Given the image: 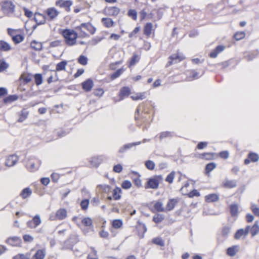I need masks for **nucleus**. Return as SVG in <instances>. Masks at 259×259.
Returning a JSON list of instances; mask_svg holds the SVG:
<instances>
[{"mask_svg": "<svg viewBox=\"0 0 259 259\" xmlns=\"http://www.w3.org/2000/svg\"><path fill=\"white\" fill-rule=\"evenodd\" d=\"M214 155V153H204L203 154H200L199 157L202 159L210 160L213 159V156Z\"/></svg>", "mask_w": 259, "mask_h": 259, "instance_id": "c03bdc74", "label": "nucleus"}, {"mask_svg": "<svg viewBox=\"0 0 259 259\" xmlns=\"http://www.w3.org/2000/svg\"><path fill=\"white\" fill-rule=\"evenodd\" d=\"M125 68L123 67H122L117 70H116L115 72H114L113 73L111 74L110 75V78L112 80H114L116 78L119 77L125 71Z\"/></svg>", "mask_w": 259, "mask_h": 259, "instance_id": "bb28decb", "label": "nucleus"}, {"mask_svg": "<svg viewBox=\"0 0 259 259\" xmlns=\"http://www.w3.org/2000/svg\"><path fill=\"white\" fill-rule=\"evenodd\" d=\"M12 39L15 44H18L23 40L24 37L22 35L18 34L13 36Z\"/></svg>", "mask_w": 259, "mask_h": 259, "instance_id": "09e8293b", "label": "nucleus"}, {"mask_svg": "<svg viewBox=\"0 0 259 259\" xmlns=\"http://www.w3.org/2000/svg\"><path fill=\"white\" fill-rule=\"evenodd\" d=\"M122 188L124 189H128L132 187V183L130 181L125 180L122 182Z\"/></svg>", "mask_w": 259, "mask_h": 259, "instance_id": "bf43d9fd", "label": "nucleus"}, {"mask_svg": "<svg viewBox=\"0 0 259 259\" xmlns=\"http://www.w3.org/2000/svg\"><path fill=\"white\" fill-rule=\"evenodd\" d=\"M28 114L29 113L25 109H23L21 112L20 117L18 119V122H22L24 121L27 118Z\"/></svg>", "mask_w": 259, "mask_h": 259, "instance_id": "72a5a7b5", "label": "nucleus"}, {"mask_svg": "<svg viewBox=\"0 0 259 259\" xmlns=\"http://www.w3.org/2000/svg\"><path fill=\"white\" fill-rule=\"evenodd\" d=\"M245 36V34L243 31L237 32L234 34V38L237 40H239L243 38Z\"/></svg>", "mask_w": 259, "mask_h": 259, "instance_id": "3c124183", "label": "nucleus"}, {"mask_svg": "<svg viewBox=\"0 0 259 259\" xmlns=\"http://www.w3.org/2000/svg\"><path fill=\"white\" fill-rule=\"evenodd\" d=\"M230 213L232 217H235L238 212V207L237 204H232L230 206Z\"/></svg>", "mask_w": 259, "mask_h": 259, "instance_id": "f704fd0d", "label": "nucleus"}, {"mask_svg": "<svg viewBox=\"0 0 259 259\" xmlns=\"http://www.w3.org/2000/svg\"><path fill=\"white\" fill-rule=\"evenodd\" d=\"M89 27H92V26L89 23H82L80 26L76 27V29L80 31V36L84 37L87 35V33L83 31L82 29H89Z\"/></svg>", "mask_w": 259, "mask_h": 259, "instance_id": "aec40b11", "label": "nucleus"}, {"mask_svg": "<svg viewBox=\"0 0 259 259\" xmlns=\"http://www.w3.org/2000/svg\"><path fill=\"white\" fill-rule=\"evenodd\" d=\"M9 67V64L4 60H0V72L6 70Z\"/></svg>", "mask_w": 259, "mask_h": 259, "instance_id": "37998d69", "label": "nucleus"}, {"mask_svg": "<svg viewBox=\"0 0 259 259\" xmlns=\"http://www.w3.org/2000/svg\"><path fill=\"white\" fill-rule=\"evenodd\" d=\"M46 255V251L45 249H38L33 256L35 259H44Z\"/></svg>", "mask_w": 259, "mask_h": 259, "instance_id": "c756f323", "label": "nucleus"}, {"mask_svg": "<svg viewBox=\"0 0 259 259\" xmlns=\"http://www.w3.org/2000/svg\"><path fill=\"white\" fill-rule=\"evenodd\" d=\"M82 223L85 226H90L92 224V221L90 218H85L82 220Z\"/></svg>", "mask_w": 259, "mask_h": 259, "instance_id": "680f3d73", "label": "nucleus"}, {"mask_svg": "<svg viewBox=\"0 0 259 259\" xmlns=\"http://www.w3.org/2000/svg\"><path fill=\"white\" fill-rule=\"evenodd\" d=\"M66 65L67 62L66 61H62L60 62L56 65V70L59 71L65 70Z\"/></svg>", "mask_w": 259, "mask_h": 259, "instance_id": "58836bf2", "label": "nucleus"}, {"mask_svg": "<svg viewBox=\"0 0 259 259\" xmlns=\"http://www.w3.org/2000/svg\"><path fill=\"white\" fill-rule=\"evenodd\" d=\"M32 190L29 188H25L21 192L20 196L23 199H26L29 197L32 194Z\"/></svg>", "mask_w": 259, "mask_h": 259, "instance_id": "393cba45", "label": "nucleus"}, {"mask_svg": "<svg viewBox=\"0 0 259 259\" xmlns=\"http://www.w3.org/2000/svg\"><path fill=\"white\" fill-rule=\"evenodd\" d=\"M250 208L255 215L259 217V208L255 204L252 203Z\"/></svg>", "mask_w": 259, "mask_h": 259, "instance_id": "864d4df0", "label": "nucleus"}, {"mask_svg": "<svg viewBox=\"0 0 259 259\" xmlns=\"http://www.w3.org/2000/svg\"><path fill=\"white\" fill-rule=\"evenodd\" d=\"M34 19L37 25L44 24L46 20V17L45 15L38 13H35L34 14Z\"/></svg>", "mask_w": 259, "mask_h": 259, "instance_id": "a211bd4d", "label": "nucleus"}, {"mask_svg": "<svg viewBox=\"0 0 259 259\" xmlns=\"http://www.w3.org/2000/svg\"><path fill=\"white\" fill-rule=\"evenodd\" d=\"M152 24L151 23H148L146 24L144 27V34L147 36L151 34L152 28Z\"/></svg>", "mask_w": 259, "mask_h": 259, "instance_id": "c9c22d12", "label": "nucleus"}, {"mask_svg": "<svg viewBox=\"0 0 259 259\" xmlns=\"http://www.w3.org/2000/svg\"><path fill=\"white\" fill-rule=\"evenodd\" d=\"M239 246L234 245L229 247L227 250V253L230 256H234L239 250Z\"/></svg>", "mask_w": 259, "mask_h": 259, "instance_id": "412c9836", "label": "nucleus"}, {"mask_svg": "<svg viewBox=\"0 0 259 259\" xmlns=\"http://www.w3.org/2000/svg\"><path fill=\"white\" fill-rule=\"evenodd\" d=\"M35 81L37 85H39L42 82V77L40 74H36L34 76Z\"/></svg>", "mask_w": 259, "mask_h": 259, "instance_id": "603ef678", "label": "nucleus"}, {"mask_svg": "<svg viewBox=\"0 0 259 259\" xmlns=\"http://www.w3.org/2000/svg\"><path fill=\"white\" fill-rule=\"evenodd\" d=\"M178 201L177 199L172 198L169 199L166 204L165 210L166 212L172 210L175 207L176 205L178 203Z\"/></svg>", "mask_w": 259, "mask_h": 259, "instance_id": "6ab92c4d", "label": "nucleus"}, {"mask_svg": "<svg viewBox=\"0 0 259 259\" xmlns=\"http://www.w3.org/2000/svg\"><path fill=\"white\" fill-rule=\"evenodd\" d=\"M175 178V172H171L166 178L165 181L171 184L173 182L174 179Z\"/></svg>", "mask_w": 259, "mask_h": 259, "instance_id": "13d9d810", "label": "nucleus"}, {"mask_svg": "<svg viewBox=\"0 0 259 259\" xmlns=\"http://www.w3.org/2000/svg\"><path fill=\"white\" fill-rule=\"evenodd\" d=\"M41 223L40 215L36 214L32 219V220L29 221L27 222V226L28 228L31 229L36 228Z\"/></svg>", "mask_w": 259, "mask_h": 259, "instance_id": "39448f33", "label": "nucleus"}, {"mask_svg": "<svg viewBox=\"0 0 259 259\" xmlns=\"http://www.w3.org/2000/svg\"><path fill=\"white\" fill-rule=\"evenodd\" d=\"M248 158L253 162H256L259 159L258 154L253 152H250L248 154Z\"/></svg>", "mask_w": 259, "mask_h": 259, "instance_id": "4c0bfd02", "label": "nucleus"}, {"mask_svg": "<svg viewBox=\"0 0 259 259\" xmlns=\"http://www.w3.org/2000/svg\"><path fill=\"white\" fill-rule=\"evenodd\" d=\"M162 180L161 176H155L153 178H150L147 181V187L146 188H149L153 189H156L158 187L160 181Z\"/></svg>", "mask_w": 259, "mask_h": 259, "instance_id": "20e7f679", "label": "nucleus"}, {"mask_svg": "<svg viewBox=\"0 0 259 259\" xmlns=\"http://www.w3.org/2000/svg\"><path fill=\"white\" fill-rule=\"evenodd\" d=\"M88 58L84 55H80L78 58V62L82 65H85L88 63Z\"/></svg>", "mask_w": 259, "mask_h": 259, "instance_id": "49530a36", "label": "nucleus"}, {"mask_svg": "<svg viewBox=\"0 0 259 259\" xmlns=\"http://www.w3.org/2000/svg\"><path fill=\"white\" fill-rule=\"evenodd\" d=\"M185 57L183 55L179 54H175L169 57V61L166 65V67L171 65L174 63H176L180 62L184 59Z\"/></svg>", "mask_w": 259, "mask_h": 259, "instance_id": "6e6552de", "label": "nucleus"}, {"mask_svg": "<svg viewBox=\"0 0 259 259\" xmlns=\"http://www.w3.org/2000/svg\"><path fill=\"white\" fill-rule=\"evenodd\" d=\"M7 242L12 246H19L21 245V239L18 237H10L7 240Z\"/></svg>", "mask_w": 259, "mask_h": 259, "instance_id": "4468645a", "label": "nucleus"}, {"mask_svg": "<svg viewBox=\"0 0 259 259\" xmlns=\"http://www.w3.org/2000/svg\"><path fill=\"white\" fill-rule=\"evenodd\" d=\"M89 201L88 199L83 200L80 203L81 207L82 209L85 210L88 208Z\"/></svg>", "mask_w": 259, "mask_h": 259, "instance_id": "e2e57ef3", "label": "nucleus"}, {"mask_svg": "<svg viewBox=\"0 0 259 259\" xmlns=\"http://www.w3.org/2000/svg\"><path fill=\"white\" fill-rule=\"evenodd\" d=\"M222 186L226 188H233L237 186V182L234 180H229L228 179H225L223 182Z\"/></svg>", "mask_w": 259, "mask_h": 259, "instance_id": "dca6fc26", "label": "nucleus"}, {"mask_svg": "<svg viewBox=\"0 0 259 259\" xmlns=\"http://www.w3.org/2000/svg\"><path fill=\"white\" fill-rule=\"evenodd\" d=\"M131 97L133 100H143L146 98L145 97V93H138L135 95L132 96Z\"/></svg>", "mask_w": 259, "mask_h": 259, "instance_id": "ea45409f", "label": "nucleus"}, {"mask_svg": "<svg viewBox=\"0 0 259 259\" xmlns=\"http://www.w3.org/2000/svg\"><path fill=\"white\" fill-rule=\"evenodd\" d=\"M154 208L158 212H166L165 208L163 206V203L161 201L156 202L154 205Z\"/></svg>", "mask_w": 259, "mask_h": 259, "instance_id": "2f4dec72", "label": "nucleus"}, {"mask_svg": "<svg viewBox=\"0 0 259 259\" xmlns=\"http://www.w3.org/2000/svg\"><path fill=\"white\" fill-rule=\"evenodd\" d=\"M18 98V96L16 95H10L4 99V102L5 103H11L16 101Z\"/></svg>", "mask_w": 259, "mask_h": 259, "instance_id": "e433bc0d", "label": "nucleus"}, {"mask_svg": "<svg viewBox=\"0 0 259 259\" xmlns=\"http://www.w3.org/2000/svg\"><path fill=\"white\" fill-rule=\"evenodd\" d=\"M250 226H247L245 229H240L238 230L235 235L234 238L237 240L240 239L241 237L245 238L249 232Z\"/></svg>", "mask_w": 259, "mask_h": 259, "instance_id": "0eeeda50", "label": "nucleus"}, {"mask_svg": "<svg viewBox=\"0 0 259 259\" xmlns=\"http://www.w3.org/2000/svg\"><path fill=\"white\" fill-rule=\"evenodd\" d=\"M130 94V89L128 87H123L121 89L119 93L120 100H122L124 97H127Z\"/></svg>", "mask_w": 259, "mask_h": 259, "instance_id": "5701e85b", "label": "nucleus"}, {"mask_svg": "<svg viewBox=\"0 0 259 259\" xmlns=\"http://www.w3.org/2000/svg\"><path fill=\"white\" fill-rule=\"evenodd\" d=\"M141 142H137L132 143H128L125 144L120 148V149L118 150V152L121 153H124L126 150L132 148L133 146L139 145L141 144Z\"/></svg>", "mask_w": 259, "mask_h": 259, "instance_id": "2eb2a0df", "label": "nucleus"}, {"mask_svg": "<svg viewBox=\"0 0 259 259\" xmlns=\"http://www.w3.org/2000/svg\"><path fill=\"white\" fill-rule=\"evenodd\" d=\"M2 8L5 13L9 14L14 12L15 6L12 2L7 1L3 3Z\"/></svg>", "mask_w": 259, "mask_h": 259, "instance_id": "423d86ee", "label": "nucleus"}, {"mask_svg": "<svg viewBox=\"0 0 259 259\" xmlns=\"http://www.w3.org/2000/svg\"><path fill=\"white\" fill-rule=\"evenodd\" d=\"M104 160L103 156H95L91 158L90 161L92 166L97 167Z\"/></svg>", "mask_w": 259, "mask_h": 259, "instance_id": "ddd939ff", "label": "nucleus"}, {"mask_svg": "<svg viewBox=\"0 0 259 259\" xmlns=\"http://www.w3.org/2000/svg\"><path fill=\"white\" fill-rule=\"evenodd\" d=\"M121 189L119 187H116L112 191L113 198L115 200H118L121 198Z\"/></svg>", "mask_w": 259, "mask_h": 259, "instance_id": "b1692460", "label": "nucleus"}, {"mask_svg": "<svg viewBox=\"0 0 259 259\" xmlns=\"http://www.w3.org/2000/svg\"><path fill=\"white\" fill-rule=\"evenodd\" d=\"M230 231V227L229 226H225L222 229V235L224 237H227Z\"/></svg>", "mask_w": 259, "mask_h": 259, "instance_id": "4d7b16f0", "label": "nucleus"}, {"mask_svg": "<svg viewBox=\"0 0 259 259\" xmlns=\"http://www.w3.org/2000/svg\"><path fill=\"white\" fill-rule=\"evenodd\" d=\"M31 47L36 51H40L42 48L41 42L33 40L31 42Z\"/></svg>", "mask_w": 259, "mask_h": 259, "instance_id": "473e14b6", "label": "nucleus"}, {"mask_svg": "<svg viewBox=\"0 0 259 259\" xmlns=\"http://www.w3.org/2000/svg\"><path fill=\"white\" fill-rule=\"evenodd\" d=\"M122 225V222L120 220H115L112 222V226L115 229L120 228Z\"/></svg>", "mask_w": 259, "mask_h": 259, "instance_id": "8fccbe9b", "label": "nucleus"}, {"mask_svg": "<svg viewBox=\"0 0 259 259\" xmlns=\"http://www.w3.org/2000/svg\"><path fill=\"white\" fill-rule=\"evenodd\" d=\"M145 166L148 169L153 170L155 167V163L151 160H147L145 162Z\"/></svg>", "mask_w": 259, "mask_h": 259, "instance_id": "5fc2aeb1", "label": "nucleus"}, {"mask_svg": "<svg viewBox=\"0 0 259 259\" xmlns=\"http://www.w3.org/2000/svg\"><path fill=\"white\" fill-rule=\"evenodd\" d=\"M104 14L108 16H116L120 12V9L116 7H106L104 10Z\"/></svg>", "mask_w": 259, "mask_h": 259, "instance_id": "1a4fd4ad", "label": "nucleus"}, {"mask_svg": "<svg viewBox=\"0 0 259 259\" xmlns=\"http://www.w3.org/2000/svg\"><path fill=\"white\" fill-rule=\"evenodd\" d=\"M217 166V165L214 162H211L207 164L205 167V170L207 173H208L211 171L213 169H214Z\"/></svg>", "mask_w": 259, "mask_h": 259, "instance_id": "a18cd8bd", "label": "nucleus"}, {"mask_svg": "<svg viewBox=\"0 0 259 259\" xmlns=\"http://www.w3.org/2000/svg\"><path fill=\"white\" fill-rule=\"evenodd\" d=\"M56 5L61 8H64L67 11H70V7L72 5L71 1L58 0L56 2Z\"/></svg>", "mask_w": 259, "mask_h": 259, "instance_id": "f8f14e48", "label": "nucleus"}, {"mask_svg": "<svg viewBox=\"0 0 259 259\" xmlns=\"http://www.w3.org/2000/svg\"><path fill=\"white\" fill-rule=\"evenodd\" d=\"M205 200L207 202H215V201H218L219 199V197L216 194H211L206 195L205 197Z\"/></svg>", "mask_w": 259, "mask_h": 259, "instance_id": "a878e982", "label": "nucleus"}, {"mask_svg": "<svg viewBox=\"0 0 259 259\" xmlns=\"http://www.w3.org/2000/svg\"><path fill=\"white\" fill-rule=\"evenodd\" d=\"M172 133L170 132H163L159 134V140L161 141L163 139L172 137Z\"/></svg>", "mask_w": 259, "mask_h": 259, "instance_id": "a19ab883", "label": "nucleus"}, {"mask_svg": "<svg viewBox=\"0 0 259 259\" xmlns=\"http://www.w3.org/2000/svg\"><path fill=\"white\" fill-rule=\"evenodd\" d=\"M20 259H30L31 256V253L27 252L26 254H18Z\"/></svg>", "mask_w": 259, "mask_h": 259, "instance_id": "69168bd1", "label": "nucleus"}, {"mask_svg": "<svg viewBox=\"0 0 259 259\" xmlns=\"http://www.w3.org/2000/svg\"><path fill=\"white\" fill-rule=\"evenodd\" d=\"M12 49L11 45L4 40H0V51L8 52Z\"/></svg>", "mask_w": 259, "mask_h": 259, "instance_id": "4be33fe9", "label": "nucleus"}, {"mask_svg": "<svg viewBox=\"0 0 259 259\" xmlns=\"http://www.w3.org/2000/svg\"><path fill=\"white\" fill-rule=\"evenodd\" d=\"M91 249L92 252L88 255V259H98L97 251L93 247H91Z\"/></svg>", "mask_w": 259, "mask_h": 259, "instance_id": "de8ad7c7", "label": "nucleus"}, {"mask_svg": "<svg viewBox=\"0 0 259 259\" xmlns=\"http://www.w3.org/2000/svg\"><path fill=\"white\" fill-rule=\"evenodd\" d=\"M138 60V56L137 55H134L130 61V66L135 65Z\"/></svg>", "mask_w": 259, "mask_h": 259, "instance_id": "0e129e2a", "label": "nucleus"}, {"mask_svg": "<svg viewBox=\"0 0 259 259\" xmlns=\"http://www.w3.org/2000/svg\"><path fill=\"white\" fill-rule=\"evenodd\" d=\"M18 159V157L16 154L10 155L6 159V165L9 167L13 166L16 164Z\"/></svg>", "mask_w": 259, "mask_h": 259, "instance_id": "9d476101", "label": "nucleus"}, {"mask_svg": "<svg viewBox=\"0 0 259 259\" xmlns=\"http://www.w3.org/2000/svg\"><path fill=\"white\" fill-rule=\"evenodd\" d=\"M102 22L104 25L107 28H110L114 25V22L111 18H103L102 19Z\"/></svg>", "mask_w": 259, "mask_h": 259, "instance_id": "cd10ccee", "label": "nucleus"}, {"mask_svg": "<svg viewBox=\"0 0 259 259\" xmlns=\"http://www.w3.org/2000/svg\"><path fill=\"white\" fill-rule=\"evenodd\" d=\"M67 212L65 209H60L56 212V218L59 220H63L66 217Z\"/></svg>", "mask_w": 259, "mask_h": 259, "instance_id": "c85d7f7f", "label": "nucleus"}, {"mask_svg": "<svg viewBox=\"0 0 259 259\" xmlns=\"http://www.w3.org/2000/svg\"><path fill=\"white\" fill-rule=\"evenodd\" d=\"M94 86V83L92 79H88L82 83V89L85 92H90Z\"/></svg>", "mask_w": 259, "mask_h": 259, "instance_id": "f3484780", "label": "nucleus"}, {"mask_svg": "<svg viewBox=\"0 0 259 259\" xmlns=\"http://www.w3.org/2000/svg\"><path fill=\"white\" fill-rule=\"evenodd\" d=\"M41 164V161L38 159L30 158L26 162V166L30 171L37 170Z\"/></svg>", "mask_w": 259, "mask_h": 259, "instance_id": "7ed1b4c3", "label": "nucleus"}, {"mask_svg": "<svg viewBox=\"0 0 259 259\" xmlns=\"http://www.w3.org/2000/svg\"><path fill=\"white\" fill-rule=\"evenodd\" d=\"M128 15L132 17L133 20H136L137 18V13L135 10H130L128 12Z\"/></svg>", "mask_w": 259, "mask_h": 259, "instance_id": "6e6d98bb", "label": "nucleus"}, {"mask_svg": "<svg viewBox=\"0 0 259 259\" xmlns=\"http://www.w3.org/2000/svg\"><path fill=\"white\" fill-rule=\"evenodd\" d=\"M229 152L227 151H223L219 153V156L224 159H227L229 157Z\"/></svg>", "mask_w": 259, "mask_h": 259, "instance_id": "774afa93", "label": "nucleus"}, {"mask_svg": "<svg viewBox=\"0 0 259 259\" xmlns=\"http://www.w3.org/2000/svg\"><path fill=\"white\" fill-rule=\"evenodd\" d=\"M60 12L54 8H50L46 10V14L49 20H53L59 14Z\"/></svg>", "mask_w": 259, "mask_h": 259, "instance_id": "9b49d317", "label": "nucleus"}, {"mask_svg": "<svg viewBox=\"0 0 259 259\" xmlns=\"http://www.w3.org/2000/svg\"><path fill=\"white\" fill-rule=\"evenodd\" d=\"M122 170V166L121 164H118L114 166L113 171L115 172L119 173Z\"/></svg>", "mask_w": 259, "mask_h": 259, "instance_id": "338daca9", "label": "nucleus"}, {"mask_svg": "<svg viewBox=\"0 0 259 259\" xmlns=\"http://www.w3.org/2000/svg\"><path fill=\"white\" fill-rule=\"evenodd\" d=\"M62 35L67 45L72 46L76 44L78 35L74 30L69 29H64L62 31Z\"/></svg>", "mask_w": 259, "mask_h": 259, "instance_id": "f03ea898", "label": "nucleus"}, {"mask_svg": "<svg viewBox=\"0 0 259 259\" xmlns=\"http://www.w3.org/2000/svg\"><path fill=\"white\" fill-rule=\"evenodd\" d=\"M149 107L144 104H140L137 108L135 112V119L137 120L138 124L144 125H148L152 120L151 117L148 113Z\"/></svg>", "mask_w": 259, "mask_h": 259, "instance_id": "f257e3e1", "label": "nucleus"}, {"mask_svg": "<svg viewBox=\"0 0 259 259\" xmlns=\"http://www.w3.org/2000/svg\"><path fill=\"white\" fill-rule=\"evenodd\" d=\"M153 242L157 245L162 246L164 245V242L160 238H156L153 239Z\"/></svg>", "mask_w": 259, "mask_h": 259, "instance_id": "052dcab7", "label": "nucleus"}, {"mask_svg": "<svg viewBox=\"0 0 259 259\" xmlns=\"http://www.w3.org/2000/svg\"><path fill=\"white\" fill-rule=\"evenodd\" d=\"M249 232L252 237L254 236L259 233V226L256 222L252 227H250Z\"/></svg>", "mask_w": 259, "mask_h": 259, "instance_id": "7c9ffc66", "label": "nucleus"}, {"mask_svg": "<svg viewBox=\"0 0 259 259\" xmlns=\"http://www.w3.org/2000/svg\"><path fill=\"white\" fill-rule=\"evenodd\" d=\"M164 219V217L161 214H156L153 217V221L156 223H159L162 222Z\"/></svg>", "mask_w": 259, "mask_h": 259, "instance_id": "79ce46f5", "label": "nucleus"}]
</instances>
